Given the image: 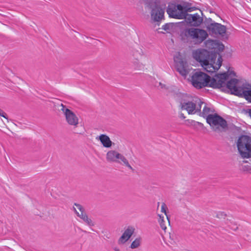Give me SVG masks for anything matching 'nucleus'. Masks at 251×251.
Wrapping results in <instances>:
<instances>
[{"instance_id": "obj_1", "label": "nucleus", "mask_w": 251, "mask_h": 251, "mask_svg": "<svg viewBox=\"0 0 251 251\" xmlns=\"http://www.w3.org/2000/svg\"><path fill=\"white\" fill-rule=\"evenodd\" d=\"M235 75V73L229 71L222 74H218L214 77H211L201 71H196L191 76L192 85L197 89H201L205 87L221 89L222 91L226 92L235 95V78L228 80L229 75Z\"/></svg>"}, {"instance_id": "obj_2", "label": "nucleus", "mask_w": 251, "mask_h": 251, "mask_svg": "<svg viewBox=\"0 0 251 251\" xmlns=\"http://www.w3.org/2000/svg\"><path fill=\"white\" fill-rule=\"evenodd\" d=\"M193 57L196 60L199 62L202 67L208 72L213 73L218 70L223 61L222 56L219 55L216 63L217 54L203 49L194 50L193 52Z\"/></svg>"}, {"instance_id": "obj_3", "label": "nucleus", "mask_w": 251, "mask_h": 251, "mask_svg": "<svg viewBox=\"0 0 251 251\" xmlns=\"http://www.w3.org/2000/svg\"><path fill=\"white\" fill-rule=\"evenodd\" d=\"M238 150L243 158L251 157V136L242 134L237 143Z\"/></svg>"}, {"instance_id": "obj_4", "label": "nucleus", "mask_w": 251, "mask_h": 251, "mask_svg": "<svg viewBox=\"0 0 251 251\" xmlns=\"http://www.w3.org/2000/svg\"><path fill=\"white\" fill-rule=\"evenodd\" d=\"M180 36L183 40L190 38L201 42L208 36L207 32L201 29L189 28H185L180 33Z\"/></svg>"}, {"instance_id": "obj_5", "label": "nucleus", "mask_w": 251, "mask_h": 251, "mask_svg": "<svg viewBox=\"0 0 251 251\" xmlns=\"http://www.w3.org/2000/svg\"><path fill=\"white\" fill-rule=\"evenodd\" d=\"M206 122L216 132H222L227 127L226 120L217 114L208 115Z\"/></svg>"}, {"instance_id": "obj_6", "label": "nucleus", "mask_w": 251, "mask_h": 251, "mask_svg": "<svg viewBox=\"0 0 251 251\" xmlns=\"http://www.w3.org/2000/svg\"><path fill=\"white\" fill-rule=\"evenodd\" d=\"M251 88V84L246 79L236 75V96L243 98Z\"/></svg>"}, {"instance_id": "obj_7", "label": "nucleus", "mask_w": 251, "mask_h": 251, "mask_svg": "<svg viewBox=\"0 0 251 251\" xmlns=\"http://www.w3.org/2000/svg\"><path fill=\"white\" fill-rule=\"evenodd\" d=\"M201 100L199 98L193 99L191 101L181 102V109L187 110L189 114L195 113L197 103H201Z\"/></svg>"}, {"instance_id": "obj_8", "label": "nucleus", "mask_w": 251, "mask_h": 251, "mask_svg": "<svg viewBox=\"0 0 251 251\" xmlns=\"http://www.w3.org/2000/svg\"><path fill=\"white\" fill-rule=\"evenodd\" d=\"M135 230L134 226H127L122 234V236L119 238L118 243L119 245H123L125 244L132 236Z\"/></svg>"}, {"instance_id": "obj_9", "label": "nucleus", "mask_w": 251, "mask_h": 251, "mask_svg": "<svg viewBox=\"0 0 251 251\" xmlns=\"http://www.w3.org/2000/svg\"><path fill=\"white\" fill-rule=\"evenodd\" d=\"M207 30L211 34L222 35L226 31V26L216 22L210 24L207 26Z\"/></svg>"}, {"instance_id": "obj_10", "label": "nucleus", "mask_w": 251, "mask_h": 251, "mask_svg": "<svg viewBox=\"0 0 251 251\" xmlns=\"http://www.w3.org/2000/svg\"><path fill=\"white\" fill-rule=\"evenodd\" d=\"M74 205L81 212L80 215H78V217L82 219L88 226H94V223L90 218H89L87 214L85 213L84 208L81 204L78 203H75Z\"/></svg>"}, {"instance_id": "obj_11", "label": "nucleus", "mask_w": 251, "mask_h": 251, "mask_svg": "<svg viewBox=\"0 0 251 251\" xmlns=\"http://www.w3.org/2000/svg\"><path fill=\"white\" fill-rule=\"evenodd\" d=\"M164 10L160 6L155 5L152 8L151 17L154 22H159L164 18Z\"/></svg>"}, {"instance_id": "obj_12", "label": "nucleus", "mask_w": 251, "mask_h": 251, "mask_svg": "<svg viewBox=\"0 0 251 251\" xmlns=\"http://www.w3.org/2000/svg\"><path fill=\"white\" fill-rule=\"evenodd\" d=\"M186 22L194 26H198L202 23L203 19L200 16L196 13L187 15V17L184 18Z\"/></svg>"}, {"instance_id": "obj_13", "label": "nucleus", "mask_w": 251, "mask_h": 251, "mask_svg": "<svg viewBox=\"0 0 251 251\" xmlns=\"http://www.w3.org/2000/svg\"><path fill=\"white\" fill-rule=\"evenodd\" d=\"M66 121L70 125L76 126L78 124V119L76 115L70 109L65 110Z\"/></svg>"}, {"instance_id": "obj_14", "label": "nucleus", "mask_w": 251, "mask_h": 251, "mask_svg": "<svg viewBox=\"0 0 251 251\" xmlns=\"http://www.w3.org/2000/svg\"><path fill=\"white\" fill-rule=\"evenodd\" d=\"M166 11L169 17L177 19H182L181 12L177 11L176 4L170 3Z\"/></svg>"}, {"instance_id": "obj_15", "label": "nucleus", "mask_w": 251, "mask_h": 251, "mask_svg": "<svg viewBox=\"0 0 251 251\" xmlns=\"http://www.w3.org/2000/svg\"><path fill=\"white\" fill-rule=\"evenodd\" d=\"M176 68L177 72L182 76H186L188 74V71L186 69V64L182 60L176 62Z\"/></svg>"}, {"instance_id": "obj_16", "label": "nucleus", "mask_w": 251, "mask_h": 251, "mask_svg": "<svg viewBox=\"0 0 251 251\" xmlns=\"http://www.w3.org/2000/svg\"><path fill=\"white\" fill-rule=\"evenodd\" d=\"M120 153L115 151H110L106 153V159L110 162H116L121 163V161L118 160Z\"/></svg>"}, {"instance_id": "obj_17", "label": "nucleus", "mask_w": 251, "mask_h": 251, "mask_svg": "<svg viewBox=\"0 0 251 251\" xmlns=\"http://www.w3.org/2000/svg\"><path fill=\"white\" fill-rule=\"evenodd\" d=\"M99 139L103 147L110 148L112 146V142L110 138L105 134H101L99 137Z\"/></svg>"}, {"instance_id": "obj_18", "label": "nucleus", "mask_w": 251, "mask_h": 251, "mask_svg": "<svg viewBox=\"0 0 251 251\" xmlns=\"http://www.w3.org/2000/svg\"><path fill=\"white\" fill-rule=\"evenodd\" d=\"M118 160H121V164L126 166L128 168L132 171H134L133 168L131 166V165L129 164L128 160L126 159V158L122 154H120V156L119 157Z\"/></svg>"}, {"instance_id": "obj_19", "label": "nucleus", "mask_w": 251, "mask_h": 251, "mask_svg": "<svg viewBox=\"0 0 251 251\" xmlns=\"http://www.w3.org/2000/svg\"><path fill=\"white\" fill-rule=\"evenodd\" d=\"M141 238L138 237L136 238L131 244L130 248L132 249H134L138 248L141 243Z\"/></svg>"}, {"instance_id": "obj_20", "label": "nucleus", "mask_w": 251, "mask_h": 251, "mask_svg": "<svg viewBox=\"0 0 251 251\" xmlns=\"http://www.w3.org/2000/svg\"><path fill=\"white\" fill-rule=\"evenodd\" d=\"M210 108L207 107L206 105L203 107V110L202 112H200V115L203 117H207V116L210 115L209 113L210 112Z\"/></svg>"}, {"instance_id": "obj_21", "label": "nucleus", "mask_w": 251, "mask_h": 251, "mask_svg": "<svg viewBox=\"0 0 251 251\" xmlns=\"http://www.w3.org/2000/svg\"><path fill=\"white\" fill-rule=\"evenodd\" d=\"M193 7H188L187 6H185V9L183 12H181V14L182 15V19H184V18L187 17V15H190V14H188V12H190L193 10Z\"/></svg>"}, {"instance_id": "obj_22", "label": "nucleus", "mask_w": 251, "mask_h": 251, "mask_svg": "<svg viewBox=\"0 0 251 251\" xmlns=\"http://www.w3.org/2000/svg\"><path fill=\"white\" fill-rule=\"evenodd\" d=\"M241 170L244 172L251 174V167L248 164L242 165Z\"/></svg>"}, {"instance_id": "obj_23", "label": "nucleus", "mask_w": 251, "mask_h": 251, "mask_svg": "<svg viewBox=\"0 0 251 251\" xmlns=\"http://www.w3.org/2000/svg\"><path fill=\"white\" fill-rule=\"evenodd\" d=\"M239 112H241V113H244L246 114H248V115L251 118V109H240L239 111Z\"/></svg>"}, {"instance_id": "obj_24", "label": "nucleus", "mask_w": 251, "mask_h": 251, "mask_svg": "<svg viewBox=\"0 0 251 251\" xmlns=\"http://www.w3.org/2000/svg\"><path fill=\"white\" fill-rule=\"evenodd\" d=\"M176 8L177 9V10L179 11V12H182L185 9V6H183L180 4H178L176 5Z\"/></svg>"}, {"instance_id": "obj_25", "label": "nucleus", "mask_w": 251, "mask_h": 251, "mask_svg": "<svg viewBox=\"0 0 251 251\" xmlns=\"http://www.w3.org/2000/svg\"><path fill=\"white\" fill-rule=\"evenodd\" d=\"M204 102L201 101V103H197L196 104V109L195 110V113L197 112H201V105L203 104Z\"/></svg>"}, {"instance_id": "obj_26", "label": "nucleus", "mask_w": 251, "mask_h": 251, "mask_svg": "<svg viewBox=\"0 0 251 251\" xmlns=\"http://www.w3.org/2000/svg\"><path fill=\"white\" fill-rule=\"evenodd\" d=\"M214 21L211 18L206 19L204 21L205 25H206V28H207V26H208L210 24H213Z\"/></svg>"}, {"instance_id": "obj_27", "label": "nucleus", "mask_w": 251, "mask_h": 251, "mask_svg": "<svg viewBox=\"0 0 251 251\" xmlns=\"http://www.w3.org/2000/svg\"><path fill=\"white\" fill-rule=\"evenodd\" d=\"M162 29H164L165 31L168 32V31L170 29V24H166L162 26Z\"/></svg>"}, {"instance_id": "obj_28", "label": "nucleus", "mask_w": 251, "mask_h": 251, "mask_svg": "<svg viewBox=\"0 0 251 251\" xmlns=\"http://www.w3.org/2000/svg\"><path fill=\"white\" fill-rule=\"evenodd\" d=\"M167 208L166 207V204L165 203H163L162 205H161V212H163L165 213V214L167 215V213H166V209ZM167 218L168 219V216H167Z\"/></svg>"}, {"instance_id": "obj_29", "label": "nucleus", "mask_w": 251, "mask_h": 251, "mask_svg": "<svg viewBox=\"0 0 251 251\" xmlns=\"http://www.w3.org/2000/svg\"><path fill=\"white\" fill-rule=\"evenodd\" d=\"M227 143L229 145V146H233L234 148L235 142H234L231 138L228 139V140L227 141Z\"/></svg>"}, {"instance_id": "obj_30", "label": "nucleus", "mask_w": 251, "mask_h": 251, "mask_svg": "<svg viewBox=\"0 0 251 251\" xmlns=\"http://www.w3.org/2000/svg\"><path fill=\"white\" fill-rule=\"evenodd\" d=\"M0 116L3 117L5 119L8 120V117L6 113H5L2 109H0Z\"/></svg>"}, {"instance_id": "obj_31", "label": "nucleus", "mask_w": 251, "mask_h": 251, "mask_svg": "<svg viewBox=\"0 0 251 251\" xmlns=\"http://www.w3.org/2000/svg\"><path fill=\"white\" fill-rule=\"evenodd\" d=\"M226 214L223 212H220L217 214V217L218 218H225Z\"/></svg>"}, {"instance_id": "obj_32", "label": "nucleus", "mask_w": 251, "mask_h": 251, "mask_svg": "<svg viewBox=\"0 0 251 251\" xmlns=\"http://www.w3.org/2000/svg\"><path fill=\"white\" fill-rule=\"evenodd\" d=\"M159 86L160 87V88L162 89H168V87L164 84L162 83L161 82H159L158 83Z\"/></svg>"}, {"instance_id": "obj_33", "label": "nucleus", "mask_w": 251, "mask_h": 251, "mask_svg": "<svg viewBox=\"0 0 251 251\" xmlns=\"http://www.w3.org/2000/svg\"><path fill=\"white\" fill-rule=\"evenodd\" d=\"M61 106L62 107V108L61 109V110L62 111L63 113L65 114V109H69L66 108L65 105H64L62 103L61 104Z\"/></svg>"}, {"instance_id": "obj_34", "label": "nucleus", "mask_w": 251, "mask_h": 251, "mask_svg": "<svg viewBox=\"0 0 251 251\" xmlns=\"http://www.w3.org/2000/svg\"><path fill=\"white\" fill-rule=\"evenodd\" d=\"M236 134H242V132L241 131V129L240 127L236 126Z\"/></svg>"}, {"instance_id": "obj_35", "label": "nucleus", "mask_w": 251, "mask_h": 251, "mask_svg": "<svg viewBox=\"0 0 251 251\" xmlns=\"http://www.w3.org/2000/svg\"><path fill=\"white\" fill-rule=\"evenodd\" d=\"M73 210H74V212H75V214H76V215L77 216V217H78V215H80V214L79 212H78L77 211V210H76V208H75L73 207Z\"/></svg>"}, {"instance_id": "obj_36", "label": "nucleus", "mask_w": 251, "mask_h": 251, "mask_svg": "<svg viewBox=\"0 0 251 251\" xmlns=\"http://www.w3.org/2000/svg\"><path fill=\"white\" fill-rule=\"evenodd\" d=\"M160 226L162 228V229L165 230L166 228V227L164 226V224H163L162 222L160 223Z\"/></svg>"}, {"instance_id": "obj_37", "label": "nucleus", "mask_w": 251, "mask_h": 251, "mask_svg": "<svg viewBox=\"0 0 251 251\" xmlns=\"http://www.w3.org/2000/svg\"><path fill=\"white\" fill-rule=\"evenodd\" d=\"M246 240L248 241H251V237H250L249 235H247L246 237L245 238Z\"/></svg>"}, {"instance_id": "obj_38", "label": "nucleus", "mask_w": 251, "mask_h": 251, "mask_svg": "<svg viewBox=\"0 0 251 251\" xmlns=\"http://www.w3.org/2000/svg\"><path fill=\"white\" fill-rule=\"evenodd\" d=\"M114 250L115 251H120V250H119V249H118V248L117 247H115L114 248Z\"/></svg>"}, {"instance_id": "obj_39", "label": "nucleus", "mask_w": 251, "mask_h": 251, "mask_svg": "<svg viewBox=\"0 0 251 251\" xmlns=\"http://www.w3.org/2000/svg\"><path fill=\"white\" fill-rule=\"evenodd\" d=\"M181 117L182 118H183V119H184V118H185V117H184V116L183 114H182L181 115Z\"/></svg>"}, {"instance_id": "obj_40", "label": "nucleus", "mask_w": 251, "mask_h": 251, "mask_svg": "<svg viewBox=\"0 0 251 251\" xmlns=\"http://www.w3.org/2000/svg\"><path fill=\"white\" fill-rule=\"evenodd\" d=\"M198 123L199 125H202L201 123L198 122Z\"/></svg>"}]
</instances>
